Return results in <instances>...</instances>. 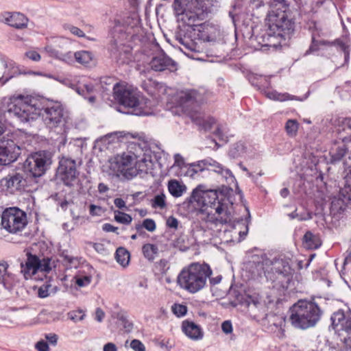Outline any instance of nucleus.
I'll use <instances>...</instances> for the list:
<instances>
[{
	"instance_id": "obj_21",
	"label": "nucleus",
	"mask_w": 351,
	"mask_h": 351,
	"mask_svg": "<svg viewBox=\"0 0 351 351\" xmlns=\"http://www.w3.org/2000/svg\"><path fill=\"white\" fill-rule=\"evenodd\" d=\"M268 329L274 333L282 335L285 325V318L281 315H271L267 317Z\"/></svg>"
},
{
	"instance_id": "obj_18",
	"label": "nucleus",
	"mask_w": 351,
	"mask_h": 351,
	"mask_svg": "<svg viewBox=\"0 0 351 351\" xmlns=\"http://www.w3.org/2000/svg\"><path fill=\"white\" fill-rule=\"evenodd\" d=\"M174 100L178 105H192L203 102V97L195 90H182L174 95Z\"/></svg>"
},
{
	"instance_id": "obj_24",
	"label": "nucleus",
	"mask_w": 351,
	"mask_h": 351,
	"mask_svg": "<svg viewBox=\"0 0 351 351\" xmlns=\"http://www.w3.org/2000/svg\"><path fill=\"white\" fill-rule=\"evenodd\" d=\"M304 246L309 250H315L322 245V241L318 235L313 234L311 232L308 231L303 238Z\"/></svg>"
},
{
	"instance_id": "obj_48",
	"label": "nucleus",
	"mask_w": 351,
	"mask_h": 351,
	"mask_svg": "<svg viewBox=\"0 0 351 351\" xmlns=\"http://www.w3.org/2000/svg\"><path fill=\"white\" fill-rule=\"evenodd\" d=\"M74 57V54H73L71 51L66 52V53H62V51H60L59 57H58L57 59L61 60L62 61H64L66 62H73V58Z\"/></svg>"
},
{
	"instance_id": "obj_53",
	"label": "nucleus",
	"mask_w": 351,
	"mask_h": 351,
	"mask_svg": "<svg viewBox=\"0 0 351 351\" xmlns=\"http://www.w3.org/2000/svg\"><path fill=\"white\" fill-rule=\"evenodd\" d=\"M103 210L101 206L91 204L90 206V214L92 216H99L102 213Z\"/></svg>"
},
{
	"instance_id": "obj_46",
	"label": "nucleus",
	"mask_w": 351,
	"mask_h": 351,
	"mask_svg": "<svg viewBox=\"0 0 351 351\" xmlns=\"http://www.w3.org/2000/svg\"><path fill=\"white\" fill-rule=\"evenodd\" d=\"M25 56L27 58L34 62H38L41 59L40 55L34 50H29L25 52Z\"/></svg>"
},
{
	"instance_id": "obj_52",
	"label": "nucleus",
	"mask_w": 351,
	"mask_h": 351,
	"mask_svg": "<svg viewBox=\"0 0 351 351\" xmlns=\"http://www.w3.org/2000/svg\"><path fill=\"white\" fill-rule=\"evenodd\" d=\"M88 244L91 245L98 253L104 254L106 252L105 246L101 243L89 242Z\"/></svg>"
},
{
	"instance_id": "obj_56",
	"label": "nucleus",
	"mask_w": 351,
	"mask_h": 351,
	"mask_svg": "<svg viewBox=\"0 0 351 351\" xmlns=\"http://www.w3.org/2000/svg\"><path fill=\"white\" fill-rule=\"evenodd\" d=\"M184 165V160L182 156L179 154L174 155V166L181 168Z\"/></svg>"
},
{
	"instance_id": "obj_17",
	"label": "nucleus",
	"mask_w": 351,
	"mask_h": 351,
	"mask_svg": "<svg viewBox=\"0 0 351 351\" xmlns=\"http://www.w3.org/2000/svg\"><path fill=\"white\" fill-rule=\"evenodd\" d=\"M150 67L155 71L168 70L171 72L177 70V64L164 53H160L152 58L149 62Z\"/></svg>"
},
{
	"instance_id": "obj_1",
	"label": "nucleus",
	"mask_w": 351,
	"mask_h": 351,
	"mask_svg": "<svg viewBox=\"0 0 351 351\" xmlns=\"http://www.w3.org/2000/svg\"><path fill=\"white\" fill-rule=\"evenodd\" d=\"M188 210H197L200 219L208 226H217L231 221L232 217L226 204L219 199L215 190H204L202 185L194 189L185 199Z\"/></svg>"
},
{
	"instance_id": "obj_33",
	"label": "nucleus",
	"mask_w": 351,
	"mask_h": 351,
	"mask_svg": "<svg viewBox=\"0 0 351 351\" xmlns=\"http://www.w3.org/2000/svg\"><path fill=\"white\" fill-rule=\"evenodd\" d=\"M8 268V264L6 262H0V285H1L5 289H10L7 282V277L9 276L7 273Z\"/></svg>"
},
{
	"instance_id": "obj_8",
	"label": "nucleus",
	"mask_w": 351,
	"mask_h": 351,
	"mask_svg": "<svg viewBox=\"0 0 351 351\" xmlns=\"http://www.w3.org/2000/svg\"><path fill=\"white\" fill-rule=\"evenodd\" d=\"M134 150L132 147V143L128 147V150L121 154H117L108 160L110 174L120 176H122L127 180H131L137 176L136 169L134 167Z\"/></svg>"
},
{
	"instance_id": "obj_60",
	"label": "nucleus",
	"mask_w": 351,
	"mask_h": 351,
	"mask_svg": "<svg viewBox=\"0 0 351 351\" xmlns=\"http://www.w3.org/2000/svg\"><path fill=\"white\" fill-rule=\"evenodd\" d=\"M103 351H117V348L114 343L110 342L104 346Z\"/></svg>"
},
{
	"instance_id": "obj_35",
	"label": "nucleus",
	"mask_w": 351,
	"mask_h": 351,
	"mask_svg": "<svg viewBox=\"0 0 351 351\" xmlns=\"http://www.w3.org/2000/svg\"><path fill=\"white\" fill-rule=\"evenodd\" d=\"M114 219L120 223L128 225L132 222V218L129 214L116 210L114 211Z\"/></svg>"
},
{
	"instance_id": "obj_39",
	"label": "nucleus",
	"mask_w": 351,
	"mask_h": 351,
	"mask_svg": "<svg viewBox=\"0 0 351 351\" xmlns=\"http://www.w3.org/2000/svg\"><path fill=\"white\" fill-rule=\"evenodd\" d=\"M85 316V312L81 309L72 311L68 313V317L74 322L82 321Z\"/></svg>"
},
{
	"instance_id": "obj_55",
	"label": "nucleus",
	"mask_w": 351,
	"mask_h": 351,
	"mask_svg": "<svg viewBox=\"0 0 351 351\" xmlns=\"http://www.w3.org/2000/svg\"><path fill=\"white\" fill-rule=\"evenodd\" d=\"M36 348L38 351H50L48 343L43 340L36 344Z\"/></svg>"
},
{
	"instance_id": "obj_10",
	"label": "nucleus",
	"mask_w": 351,
	"mask_h": 351,
	"mask_svg": "<svg viewBox=\"0 0 351 351\" xmlns=\"http://www.w3.org/2000/svg\"><path fill=\"white\" fill-rule=\"evenodd\" d=\"M335 332L347 348H351V311L339 310L331 317Z\"/></svg>"
},
{
	"instance_id": "obj_40",
	"label": "nucleus",
	"mask_w": 351,
	"mask_h": 351,
	"mask_svg": "<svg viewBox=\"0 0 351 351\" xmlns=\"http://www.w3.org/2000/svg\"><path fill=\"white\" fill-rule=\"evenodd\" d=\"M208 164H210V160H208V159H206V160L198 161L195 163H192L191 165L193 166V168H194L196 173H197L202 172L204 170L209 169Z\"/></svg>"
},
{
	"instance_id": "obj_32",
	"label": "nucleus",
	"mask_w": 351,
	"mask_h": 351,
	"mask_svg": "<svg viewBox=\"0 0 351 351\" xmlns=\"http://www.w3.org/2000/svg\"><path fill=\"white\" fill-rule=\"evenodd\" d=\"M14 160L7 147L0 146V165H7Z\"/></svg>"
},
{
	"instance_id": "obj_58",
	"label": "nucleus",
	"mask_w": 351,
	"mask_h": 351,
	"mask_svg": "<svg viewBox=\"0 0 351 351\" xmlns=\"http://www.w3.org/2000/svg\"><path fill=\"white\" fill-rule=\"evenodd\" d=\"M45 338L52 345H56L58 341V336L56 334H47L45 335Z\"/></svg>"
},
{
	"instance_id": "obj_37",
	"label": "nucleus",
	"mask_w": 351,
	"mask_h": 351,
	"mask_svg": "<svg viewBox=\"0 0 351 351\" xmlns=\"http://www.w3.org/2000/svg\"><path fill=\"white\" fill-rule=\"evenodd\" d=\"M285 128L289 136H295L298 130V123L295 120L289 119L286 123Z\"/></svg>"
},
{
	"instance_id": "obj_3",
	"label": "nucleus",
	"mask_w": 351,
	"mask_h": 351,
	"mask_svg": "<svg viewBox=\"0 0 351 351\" xmlns=\"http://www.w3.org/2000/svg\"><path fill=\"white\" fill-rule=\"evenodd\" d=\"M40 116L47 128L66 132L68 117L60 102L51 101L43 105L40 99L23 95V121L34 120Z\"/></svg>"
},
{
	"instance_id": "obj_34",
	"label": "nucleus",
	"mask_w": 351,
	"mask_h": 351,
	"mask_svg": "<svg viewBox=\"0 0 351 351\" xmlns=\"http://www.w3.org/2000/svg\"><path fill=\"white\" fill-rule=\"evenodd\" d=\"M116 318L121 322L123 327L125 328L126 332H131V330L133 328V324L131 322L128 320V317L125 313H118L116 316Z\"/></svg>"
},
{
	"instance_id": "obj_9",
	"label": "nucleus",
	"mask_w": 351,
	"mask_h": 351,
	"mask_svg": "<svg viewBox=\"0 0 351 351\" xmlns=\"http://www.w3.org/2000/svg\"><path fill=\"white\" fill-rule=\"evenodd\" d=\"M114 95L115 99L121 105L131 110L128 113L136 116L149 114L143 107V104L139 100V95L136 90L116 84L114 86Z\"/></svg>"
},
{
	"instance_id": "obj_2",
	"label": "nucleus",
	"mask_w": 351,
	"mask_h": 351,
	"mask_svg": "<svg viewBox=\"0 0 351 351\" xmlns=\"http://www.w3.org/2000/svg\"><path fill=\"white\" fill-rule=\"evenodd\" d=\"M270 10L267 16L268 30L262 47L277 49L286 43L294 29L289 6L285 0H267Z\"/></svg>"
},
{
	"instance_id": "obj_12",
	"label": "nucleus",
	"mask_w": 351,
	"mask_h": 351,
	"mask_svg": "<svg viewBox=\"0 0 351 351\" xmlns=\"http://www.w3.org/2000/svg\"><path fill=\"white\" fill-rule=\"evenodd\" d=\"M1 226L8 232L21 235L22 210L17 207L5 208L1 215Z\"/></svg>"
},
{
	"instance_id": "obj_44",
	"label": "nucleus",
	"mask_w": 351,
	"mask_h": 351,
	"mask_svg": "<svg viewBox=\"0 0 351 351\" xmlns=\"http://www.w3.org/2000/svg\"><path fill=\"white\" fill-rule=\"evenodd\" d=\"M215 134L221 141H228V131L226 130V128L223 127V126L218 127L217 129L216 130Z\"/></svg>"
},
{
	"instance_id": "obj_59",
	"label": "nucleus",
	"mask_w": 351,
	"mask_h": 351,
	"mask_svg": "<svg viewBox=\"0 0 351 351\" xmlns=\"http://www.w3.org/2000/svg\"><path fill=\"white\" fill-rule=\"evenodd\" d=\"M167 224L170 228H177L178 226V221L175 217H170L167 221Z\"/></svg>"
},
{
	"instance_id": "obj_13",
	"label": "nucleus",
	"mask_w": 351,
	"mask_h": 351,
	"mask_svg": "<svg viewBox=\"0 0 351 351\" xmlns=\"http://www.w3.org/2000/svg\"><path fill=\"white\" fill-rule=\"evenodd\" d=\"M78 174L75 160L64 156L61 158L58 168V176L65 185H73Z\"/></svg>"
},
{
	"instance_id": "obj_26",
	"label": "nucleus",
	"mask_w": 351,
	"mask_h": 351,
	"mask_svg": "<svg viewBox=\"0 0 351 351\" xmlns=\"http://www.w3.org/2000/svg\"><path fill=\"white\" fill-rule=\"evenodd\" d=\"M74 58L78 63L85 66L90 65L94 60L93 53L84 50L74 53Z\"/></svg>"
},
{
	"instance_id": "obj_62",
	"label": "nucleus",
	"mask_w": 351,
	"mask_h": 351,
	"mask_svg": "<svg viewBox=\"0 0 351 351\" xmlns=\"http://www.w3.org/2000/svg\"><path fill=\"white\" fill-rule=\"evenodd\" d=\"M119 133H114V134H108L106 135V136L104 137V141H114L115 139H118L119 136H118Z\"/></svg>"
},
{
	"instance_id": "obj_43",
	"label": "nucleus",
	"mask_w": 351,
	"mask_h": 351,
	"mask_svg": "<svg viewBox=\"0 0 351 351\" xmlns=\"http://www.w3.org/2000/svg\"><path fill=\"white\" fill-rule=\"evenodd\" d=\"M44 49L49 56L55 58H58V57H59L60 51L57 49L54 45H47Z\"/></svg>"
},
{
	"instance_id": "obj_23",
	"label": "nucleus",
	"mask_w": 351,
	"mask_h": 351,
	"mask_svg": "<svg viewBox=\"0 0 351 351\" xmlns=\"http://www.w3.org/2000/svg\"><path fill=\"white\" fill-rule=\"evenodd\" d=\"M167 189L169 193L176 198L182 197L187 191V187L184 182L176 179L169 180Z\"/></svg>"
},
{
	"instance_id": "obj_11",
	"label": "nucleus",
	"mask_w": 351,
	"mask_h": 351,
	"mask_svg": "<svg viewBox=\"0 0 351 351\" xmlns=\"http://www.w3.org/2000/svg\"><path fill=\"white\" fill-rule=\"evenodd\" d=\"M51 164L50 154L45 151H40L30 154L23 162L25 169L34 178L43 176L48 166Z\"/></svg>"
},
{
	"instance_id": "obj_25",
	"label": "nucleus",
	"mask_w": 351,
	"mask_h": 351,
	"mask_svg": "<svg viewBox=\"0 0 351 351\" xmlns=\"http://www.w3.org/2000/svg\"><path fill=\"white\" fill-rule=\"evenodd\" d=\"M346 149L343 143H335L329 152L330 162L333 163L339 161L345 155Z\"/></svg>"
},
{
	"instance_id": "obj_31",
	"label": "nucleus",
	"mask_w": 351,
	"mask_h": 351,
	"mask_svg": "<svg viewBox=\"0 0 351 351\" xmlns=\"http://www.w3.org/2000/svg\"><path fill=\"white\" fill-rule=\"evenodd\" d=\"M264 93L267 98L275 101H285L292 99L288 93H279L276 90H265Z\"/></svg>"
},
{
	"instance_id": "obj_7",
	"label": "nucleus",
	"mask_w": 351,
	"mask_h": 351,
	"mask_svg": "<svg viewBox=\"0 0 351 351\" xmlns=\"http://www.w3.org/2000/svg\"><path fill=\"white\" fill-rule=\"evenodd\" d=\"M205 0H174L173 8L176 16L188 26L204 20L206 16Z\"/></svg>"
},
{
	"instance_id": "obj_22",
	"label": "nucleus",
	"mask_w": 351,
	"mask_h": 351,
	"mask_svg": "<svg viewBox=\"0 0 351 351\" xmlns=\"http://www.w3.org/2000/svg\"><path fill=\"white\" fill-rule=\"evenodd\" d=\"M0 21L17 29L22 28V15L20 12H4Z\"/></svg>"
},
{
	"instance_id": "obj_19",
	"label": "nucleus",
	"mask_w": 351,
	"mask_h": 351,
	"mask_svg": "<svg viewBox=\"0 0 351 351\" xmlns=\"http://www.w3.org/2000/svg\"><path fill=\"white\" fill-rule=\"evenodd\" d=\"M22 175L18 172L8 174L0 181L1 189L8 194H14L21 190Z\"/></svg>"
},
{
	"instance_id": "obj_28",
	"label": "nucleus",
	"mask_w": 351,
	"mask_h": 351,
	"mask_svg": "<svg viewBox=\"0 0 351 351\" xmlns=\"http://www.w3.org/2000/svg\"><path fill=\"white\" fill-rule=\"evenodd\" d=\"M210 160V164H208V168L210 171H213L222 175L226 178L232 176L231 171L228 169H223L221 165L212 159H208Z\"/></svg>"
},
{
	"instance_id": "obj_5",
	"label": "nucleus",
	"mask_w": 351,
	"mask_h": 351,
	"mask_svg": "<svg viewBox=\"0 0 351 351\" xmlns=\"http://www.w3.org/2000/svg\"><path fill=\"white\" fill-rule=\"evenodd\" d=\"M211 275L212 270L208 265L191 263L181 270L177 277V284L183 290L196 293L205 287Z\"/></svg>"
},
{
	"instance_id": "obj_15",
	"label": "nucleus",
	"mask_w": 351,
	"mask_h": 351,
	"mask_svg": "<svg viewBox=\"0 0 351 351\" xmlns=\"http://www.w3.org/2000/svg\"><path fill=\"white\" fill-rule=\"evenodd\" d=\"M55 267V262L47 258L40 260L37 256L29 254L26 262V272L27 275H34L38 271L49 272Z\"/></svg>"
},
{
	"instance_id": "obj_30",
	"label": "nucleus",
	"mask_w": 351,
	"mask_h": 351,
	"mask_svg": "<svg viewBox=\"0 0 351 351\" xmlns=\"http://www.w3.org/2000/svg\"><path fill=\"white\" fill-rule=\"evenodd\" d=\"M143 253L145 258L148 261H153L158 254V247L154 244H145L142 248Z\"/></svg>"
},
{
	"instance_id": "obj_6",
	"label": "nucleus",
	"mask_w": 351,
	"mask_h": 351,
	"mask_svg": "<svg viewBox=\"0 0 351 351\" xmlns=\"http://www.w3.org/2000/svg\"><path fill=\"white\" fill-rule=\"evenodd\" d=\"M289 320L298 328L306 329L314 326L321 317V310L318 305L312 301L300 300L290 309Z\"/></svg>"
},
{
	"instance_id": "obj_38",
	"label": "nucleus",
	"mask_w": 351,
	"mask_h": 351,
	"mask_svg": "<svg viewBox=\"0 0 351 351\" xmlns=\"http://www.w3.org/2000/svg\"><path fill=\"white\" fill-rule=\"evenodd\" d=\"M75 282L79 287H84L88 286L92 280V277L90 276H82L78 275L74 277Z\"/></svg>"
},
{
	"instance_id": "obj_50",
	"label": "nucleus",
	"mask_w": 351,
	"mask_h": 351,
	"mask_svg": "<svg viewBox=\"0 0 351 351\" xmlns=\"http://www.w3.org/2000/svg\"><path fill=\"white\" fill-rule=\"evenodd\" d=\"M68 40L65 38H57L54 40L53 45H55L56 48L58 50L60 49H64L65 47V45L67 44Z\"/></svg>"
},
{
	"instance_id": "obj_57",
	"label": "nucleus",
	"mask_w": 351,
	"mask_h": 351,
	"mask_svg": "<svg viewBox=\"0 0 351 351\" xmlns=\"http://www.w3.org/2000/svg\"><path fill=\"white\" fill-rule=\"evenodd\" d=\"M105 317V313L101 308H97L95 310V319L98 322H101Z\"/></svg>"
},
{
	"instance_id": "obj_45",
	"label": "nucleus",
	"mask_w": 351,
	"mask_h": 351,
	"mask_svg": "<svg viewBox=\"0 0 351 351\" xmlns=\"http://www.w3.org/2000/svg\"><path fill=\"white\" fill-rule=\"evenodd\" d=\"M130 347L134 351H145V346L141 341L138 339L132 340L130 343Z\"/></svg>"
},
{
	"instance_id": "obj_54",
	"label": "nucleus",
	"mask_w": 351,
	"mask_h": 351,
	"mask_svg": "<svg viewBox=\"0 0 351 351\" xmlns=\"http://www.w3.org/2000/svg\"><path fill=\"white\" fill-rule=\"evenodd\" d=\"M221 329L226 334H230L232 332V325L230 321H225L221 324Z\"/></svg>"
},
{
	"instance_id": "obj_64",
	"label": "nucleus",
	"mask_w": 351,
	"mask_h": 351,
	"mask_svg": "<svg viewBox=\"0 0 351 351\" xmlns=\"http://www.w3.org/2000/svg\"><path fill=\"white\" fill-rule=\"evenodd\" d=\"M196 174V172L195 171L194 168H193V166L191 164L189 165L187 171L186 172V175L193 178Z\"/></svg>"
},
{
	"instance_id": "obj_16",
	"label": "nucleus",
	"mask_w": 351,
	"mask_h": 351,
	"mask_svg": "<svg viewBox=\"0 0 351 351\" xmlns=\"http://www.w3.org/2000/svg\"><path fill=\"white\" fill-rule=\"evenodd\" d=\"M2 110L10 117L22 120V95L12 96L8 99H5Z\"/></svg>"
},
{
	"instance_id": "obj_41",
	"label": "nucleus",
	"mask_w": 351,
	"mask_h": 351,
	"mask_svg": "<svg viewBox=\"0 0 351 351\" xmlns=\"http://www.w3.org/2000/svg\"><path fill=\"white\" fill-rule=\"evenodd\" d=\"M93 89L94 87L92 84H84L82 87L77 88L76 91L79 95L86 98L87 95L93 93Z\"/></svg>"
},
{
	"instance_id": "obj_61",
	"label": "nucleus",
	"mask_w": 351,
	"mask_h": 351,
	"mask_svg": "<svg viewBox=\"0 0 351 351\" xmlns=\"http://www.w3.org/2000/svg\"><path fill=\"white\" fill-rule=\"evenodd\" d=\"M114 204L119 208H125V202L121 198H116V199H114Z\"/></svg>"
},
{
	"instance_id": "obj_27",
	"label": "nucleus",
	"mask_w": 351,
	"mask_h": 351,
	"mask_svg": "<svg viewBox=\"0 0 351 351\" xmlns=\"http://www.w3.org/2000/svg\"><path fill=\"white\" fill-rule=\"evenodd\" d=\"M200 41V39H198L197 40H193L190 36H184L183 38H179V42L180 44H182L186 49L194 52L199 51L200 47L199 42Z\"/></svg>"
},
{
	"instance_id": "obj_20",
	"label": "nucleus",
	"mask_w": 351,
	"mask_h": 351,
	"mask_svg": "<svg viewBox=\"0 0 351 351\" xmlns=\"http://www.w3.org/2000/svg\"><path fill=\"white\" fill-rule=\"evenodd\" d=\"M182 328L184 333L192 340L198 341L203 338L204 332L202 328L193 322H183Z\"/></svg>"
},
{
	"instance_id": "obj_14",
	"label": "nucleus",
	"mask_w": 351,
	"mask_h": 351,
	"mask_svg": "<svg viewBox=\"0 0 351 351\" xmlns=\"http://www.w3.org/2000/svg\"><path fill=\"white\" fill-rule=\"evenodd\" d=\"M143 145V147L138 143H132V147L134 150V167L136 169L137 174L139 172L147 171L153 164L152 152L145 143Z\"/></svg>"
},
{
	"instance_id": "obj_4",
	"label": "nucleus",
	"mask_w": 351,
	"mask_h": 351,
	"mask_svg": "<svg viewBox=\"0 0 351 351\" xmlns=\"http://www.w3.org/2000/svg\"><path fill=\"white\" fill-rule=\"evenodd\" d=\"M255 269L257 276H261L259 271H262L267 281L276 288L287 287L294 272L289 261L283 258H265L256 265Z\"/></svg>"
},
{
	"instance_id": "obj_29",
	"label": "nucleus",
	"mask_w": 351,
	"mask_h": 351,
	"mask_svg": "<svg viewBox=\"0 0 351 351\" xmlns=\"http://www.w3.org/2000/svg\"><path fill=\"white\" fill-rule=\"evenodd\" d=\"M117 261L123 267H125L129 264L130 253L123 247H119L116 252Z\"/></svg>"
},
{
	"instance_id": "obj_63",
	"label": "nucleus",
	"mask_w": 351,
	"mask_h": 351,
	"mask_svg": "<svg viewBox=\"0 0 351 351\" xmlns=\"http://www.w3.org/2000/svg\"><path fill=\"white\" fill-rule=\"evenodd\" d=\"M118 228L117 227L113 226L110 223H105L103 226V230L107 232H115Z\"/></svg>"
},
{
	"instance_id": "obj_47",
	"label": "nucleus",
	"mask_w": 351,
	"mask_h": 351,
	"mask_svg": "<svg viewBox=\"0 0 351 351\" xmlns=\"http://www.w3.org/2000/svg\"><path fill=\"white\" fill-rule=\"evenodd\" d=\"M143 226L149 232H153L156 230L155 221L152 219H145L143 222Z\"/></svg>"
},
{
	"instance_id": "obj_36",
	"label": "nucleus",
	"mask_w": 351,
	"mask_h": 351,
	"mask_svg": "<svg viewBox=\"0 0 351 351\" xmlns=\"http://www.w3.org/2000/svg\"><path fill=\"white\" fill-rule=\"evenodd\" d=\"M152 206L153 208H159L160 209L166 207V196L164 193L156 195L152 200Z\"/></svg>"
},
{
	"instance_id": "obj_49",
	"label": "nucleus",
	"mask_w": 351,
	"mask_h": 351,
	"mask_svg": "<svg viewBox=\"0 0 351 351\" xmlns=\"http://www.w3.org/2000/svg\"><path fill=\"white\" fill-rule=\"evenodd\" d=\"M66 29L73 35L77 36L78 37H84L85 36L84 33L80 28L73 26L68 25Z\"/></svg>"
},
{
	"instance_id": "obj_51",
	"label": "nucleus",
	"mask_w": 351,
	"mask_h": 351,
	"mask_svg": "<svg viewBox=\"0 0 351 351\" xmlns=\"http://www.w3.org/2000/svg\"><path fill=\"white\" fill-rule=\"evenodd\" d=\"M49 287H50L49 285H45L40 287L38 291V296L41 298H47L49 295Z\"/></svg>"
},
{
	"instance_id": "obj_42",
	"label": "nucleus",
	"mask_w": 351,
	"mask_h": 351,
	"mask_svg": "<svg viewBox=\"0 0 351 351\" xmlns=\"http://www.w3.org/2000/svg\"><path fill=\"white\" fill-rule=\"evenodd\" d=\"M172 311L178 317H182L186 313L187 308L184 305L176 304L172 306Z\"/></svg>"
}]
</instances>
